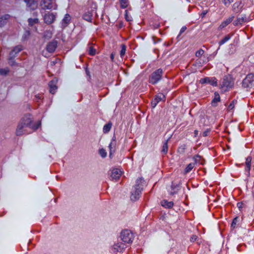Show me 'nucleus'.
I'll return each instance as SVG.
<instances>
[{
    "instance_id": "f257e3e1",
    "label": "nucleus",
    "mask_w": 254,
    "mask_h": 254,
    "mask_svg": "<svg viewBox=\"0 0 254 254\" xmlns=\"http://www.w3.org/2000/svg\"><path fill=\"white\" fill-rule=\"evenodd\" d=\"M145 184L144 180L140 178L136 180L135 185L131 191L130 199L132 201H136L139 197L140 194Z\"/></svg>"
},
{
    "instance_id": "f03ea898",
    "label": "nucleus",
    "mask_w": 254,
    "mask_h": 254,
    "mask_svg": "<svg viewBox=\"0 0 254 254\" xmlns=\"http://www.w3.org/2000/svg\"><path fill=\"white\" fill-rule=\"evenodd\" d=\"M234 84V80L230 76H225L220 84L221 88L224 91L231 88Z\"/></svg>"
},
{
    "instance_id": "7ed1b4c3",
    "label": "nucleus",
    "mask_w": 254,
    "mask_h": 254,
    "mask_svg": "<svg viewBox=\"0 0 254 254\" xmlns=\"http://www.w3.org/2000/svg\"><path fill=\"white\" fill-rule=\"evenodd\" d=\"M121 238L125 244H128L132 242L134 236L130 231L125 230L121 234Z\"/></svg>"
},
{
    "instance_id": "20e7f679",
    "label": "nucleus",
    "mask_w": 254,
    "mask_h": 254,
    "mask_svg": "<svg viewBox=\"0 0 254 254\" xmlns=\"http://www.w3.org/2000/svg\"><path fill=\"white\" fill-rule=\"evenodd\" d=\"M25 125L19 123L16 130V134L17 135H21L24 134L29 133L32 132L33 130L36 129L38 127H35L34 129L29 128L28 127H25Z\"/></svg>"
},
{
    "instance_id": "39448f33",
    "label": "nucleus",
    "mask_w": 254,
    "mask_h": 254,
    "mask_svg": "<svg viewBox=\"0 0 254 254\" xmlns=\"http://www.w3.org/2000/svg\"><path fill=\"white\" fill-rule=\"evenodd\" d=\"M242 86L244 88L254 87V74L252 73L248 74L243 80Z\"/></svg>"
},
{
    "instance_id": "423d86ee",
    "label": "nucleus",
    "mask_w": 254,
    "mask_h": 254,
    "mask_svg": "<svg viewBox=\"0 0 254 254\" xmlns=\"http://www.w3.org/2000/svg\"><path fill=\"white\" fill-rule=\"evenodd\" d=\"M163 71L161 69H158L153 72L150 76L149 82L152 84H156L161 78Z\"/></svg>"
},
{
    "instance_id": "0eeeda50",
    "label": "nucleus",
    "mask_w": 254,
    "mask_h": 254,
    "mask_svg": "<svg viewBox=\"0 0 254 254\" xmlns=\"http://www.w3.org/2000/svg\"><path fill=\"white\" fill-rule=\"evenodd\" d=\"M41 6L43 9H56L57 6L55 0H42Z\"/></svg>"
},
{
    "instance_id": "6e6552de",
    "label": "nucleus",
    "mask_w": 254,
    "mask_h": 254,
    "mask_svg": "<svg viewBox=\"0 0 254 254\" xmlns=\"http://www.w3.org/2000/svg\"><path fill=\"white\" fill-rule=\"evenodd\" d=\"M123 174V171L118 168H114L110 171V179L112 181H117Z\"/></svg>"
},
{
    "instance_id": "1a4fd4ad",
    "label": "nucleus",
    "mask_w": 254,
    "mask_h": 254,
    "mask_svg": "<svg viewBox=\"0 0 254 254\" xmlns=\"http://www.w3.org/2000/svg\"><path fill=\"white\" fill-rule=\"evenodd\" d=\"M22 124L25 125V127H28L29 128L34 129V127L32 123V118L31 115H26L21 119L20 122Z\"/></svg>"
},
{
    "instance_id": "9d476101",
    "label": "nucleus",
    "mask_w": 254,
    "mask_h": 254,
    "mask_svg": "<svg viewBox=\"0 0 254 254\" xmlns=\"http://www.w3.org/2000/svg\"><path fill=\"white\" fill-rule=\"evenodd\" d=\"M126 244L121 242H119L113 246V251L114 253H122L126 248Z\"/></svg>"
},
{
    "instance_id": "9b49d317",
    "label": "nucleus",
    "mask_w": 254,
    "mask_h": 254,
    "mask_svg": "<svg viewBox=\"0 0 254 254\" xmlns=\"http://www.w3.org/2000/svg\"><path fill=\"white\" fill-rule=\"evenodd\" d=\"M201 83H209L210 85L216 86L217 85L216 79L215 77H205L200 80Z\"/></svg>"
},
{
    "instance_id": "f8f14e48",
    "label": "nucleus",
    "mask_w": 254,
    "mask_h": 254,
    "mask_svg": "<svg viewBox=\"0 0 254 254\" xmlns=\"http://www.w3.org/2000/svg\"><path fill=\"white\" fill-rule=\"evenodd\" d=\"M55 18V15L50 13H47L44 16V20L48 24L52 23L54 21Z\"/></svg>"
},
{
    "instance_id": "ddd939ff",
    "label": "nucleus",
    "mask_w": 254,
    "mask_h": 254,
    "mask_svg": "<svg viewBox=\"0 0 254 254\" xmlns=\"http://www.w3.org/2000/svg\"><path fill=\"white\" fill-rule=\"evenodd\" d=\"M57 48V43L55 42L49 43L47 46V50L50 52H53Z\"/></svg>"
},
{
    "instance_id": "4468645a",
    "label": "nucleus",
    "mask_w": 254,
    "mask_h": 254,
    "mask_svg": "<svg viewBox=\"0 0 254 254\" xmlns=\"http://www.w3.org/2000/svg\"><path fill=\"white\" fill-rule=\"evenodd\" d=\"M56 80H52L49 83L50 86V92L52 94H54L56 92V90L57 89V87L56 86Z\"/></svg>"
},
{
    "instance_id": "2eb2a0df",
    "label": "nucleus",
    "mask_w": 254,
    "mask_h": 254,
    "mask_svg": "<svg viewBox=\"0 0 254 254\" xmlns=\"http://www.w3.org/2000/svg\"><path fill=\"white\" fill-rule=\"evenodd\" d=\"M116 145V141L115 140H112L111 141V142L109 145V148L110 149V157L113 154V153L115 152Z\"/></svg>"
},
{
    "instance_id": "dca6fc26",
    "label": "nucleus",
    "mask_w": 254,
    "mask_h": 254,
    "mask_svg": "<svg viewBox=\"0 0 254 254\" xmlns=\"http://www.w3.org/2000/svg\"><path fill=\"white\" fill-rule=\"evenodd\" d=\"M25 2H27V6L31 9H35L37 7L38 3L35 0H31L28 1V0H27V1Z\"/></svg>"
},
{
    "instance_id": "f3484780",
    "label": "nucleus",
    "mask_w": 254,
    "mask_h": 254,
    "mask_svg": "<svg viewBox=\"0 0 254 254\" xmlns=\"http://www.w3.org/2000/svg\"><path fill=\"white\" fill-rule=\"evenodd\" d=\"M220 101V97L218 92L214 93V97L211 102V104L213 106H216L217 103Z\"/></svg>"
},
{
    "instance_id": "a211bd4d",
    "label": "nucleus",
    "mask_w": 254,
    "mask_h": 254,
    "mask_svg": "<svg viewBox=\"0 0 254 254\" xmlns=\"http://www.w3.org/2000/svg\"><path fill=\"white\" fill-rule=\"evenodd\" d=\"M233 19V17H229L223 21L219 26V29H221L227 26Z\"/></svg>"
},
{
    "instance_id": "6ab92c4d",
    "label": "nucleus",
    "mask_w": 254,
    "mask_h": 254,
    "mask_svg": "<svg viewBox=\"0 0 254 254\" xmlns=\"http://www.w3.org/2000/svg\"><path fill=\"white\" fill-rule=\"evenodd\" d=\"M161 204L165 208H170L173 207L174 203L172 201H168L166 200H163L161 202Z\"/></svg>"
},
{
    "instance_id": "aec40b11",
    "label": "nucleus",
    "mask_w": 254,
    "mask_h": 254,
    "mask_svg": "<svg viewBox=\"0 0 254 254\" xmlns=\"http://www.w3.org/2000/svg\"><path fill=\"white\" fill-rule=\"evenodd\" d=\"M22 50L21 47L20 46L15 47L13 50L10 53V56L11 57L15 56V54L19 53Z\"/></svg>"
},
{
    "instance_id": "412c9836",
    "label": "nucleus",
    "mask_w": 254,
    "mask_h": 254,
    "mask_svg": "<svg viewBox=\"0 0 254 254\" xmlns=\"http://www.w3.org/2000/svg\"><path fill=\"white\" fill-rule=\"evenodd\" d=\"M70 20V16L68 14H66L63 20L62 24L63 26L65 27L69 23Z\"/></svg>"
},
{
    "instance_id": "4be33fe9",
    "label": "nucleus",
    "mask_w": 254,
    "mask_h": 254,
    "mask_svg": "<svg viewBox=\"0 0 254 254\" xmlns=\"http://www.w3.org/2000/svg\"><path fill=\"white\" fill-rule=\"evenodd\" d=\"M159 103L161 101H164L165 99V95L162 93H158L154 98Z\"/></svg>"
},
{
    "instance_id": "5701e85b",
    "label": "nucleus",
    "mask_w": 254,
    "mask_h": 254,
    "mask_svg": "<svg viewBox=\"0 0 254 254\" xmlns=\"http://www.w3.org/2000/svg\"><path fill=\"white\" fill-rule=\"evenodd\" d=\"M9 17V15H5L0 18V26H3L5 23L6 20Z\"/></svg>"
},
{
    "instance_id": "b1692460",
    "label": "nucleus",
    "mask_w": 254,
    "mask_h": 254,
    "mask_svg": "<svg viewBox=\"0 0 254 254\" xmlns=\"http://www.w3.org/2000/svg\"><path fill=\"white\" fill-rule=\"evenodd\" d=\"M92 14L90 12H88L84 14L83 18L88 21H91L92 20Z\"/></svg>"
},
{
    "instance_id": "393cba45",
    "label": "nucleus",
    "mask_w": 254,
    "mask_h": 254,
    "mask_svg": "<svg viewBox=\"0 0 254 254\" xmlns=\"http://www.w3.org/2000/svg\"><path fill=\"white\" fill-rule=\"evenodd\" d=\"M112 124L111 123L106 124L103 127V132L105 133L108 132L110 130Z\"/></svg>"
},
{
    "instance_id": "a878e982",
    "label": "nucleus",
    "mask_w": 254,
    "mask_h": 254,
    "mask_svg": "<svg viewBox=\"0 0 254 254\" xmlns=\"http://www.w3.org/2000/svg\"><path fill=\"white\" fill-rule=\"evenodd\" d=\"M194 163H190L186 167V168L185 169V172L186 173L190 172L192 169V168L194 167Z\"/></svg>"
},
{
    "instance_id": "bb28decb",
    "label": "nucleus",
    "mask_w": 254,
    "mask_h": 254,
    "mask_svg": "<svg viewBox=\"0 0 254 254\" xmlns=\"http://www.w3.org/2000/svg\"><path fill=\"white\" fill-rule=\"evenodd\" d=\"M230 38H231V36L230 35H228L226 36L224 38H223L219 42V44L220 45L224 44L225 42H226L227 41H228L230 39Z\"/></svg>"
},
{
    "instance_id": "cd10ccee",
    "label": "nucleus",
    "mask_w": 254,
    "mask_h": 254,
    "mask_svg": "<svg viewBox=\"0 0 254 254\" xmlns=\"http://www.w3.org/2000/svg\"><path fill=\"white\" fill-rule=\"evenodd\" d=\"M251 158L250 157H248L246 159V165L247 169L248 171H249L251 169Z\"/></svg>"
},
{
    "instance_id": "c85d7f7f",
    "label": "nucleus",
    "mask_w": 254,
    "mask_h": 254,
    "mask_svg": "<svg viewBox=\"0 0 254 254\" xmlns=\"http://www.w3.org/2000/svg\"><path fill=\"white\" fill-rule=\"evenodd\" d=\"M99 153L100 155L103 158H105L107 156V152L103 148H101V149H99Z\"/></svg>"
},
{
    "instance_id": "c756f323",
    "label": "nucleus",
    "mask_w": 254,
    "mask_h": 254,
    "mask_svg": "<svg viewBox=\"0 0 254 254\" xmlns=\"http://www.w3.org/2000/svg\"><path fill=\"white\" fill-rule=\"evenodd\" d=\"M167 151H168V144H167V141H166L163 144V145L162 146V152L163 153L166 154L167 152Z\"/></svg>"
},
{
    "instance_id": "7c9ffc66",
    "label": "nucleus",
    "mask_w": 254,
    "mask_h": 254,
    "mask_svg": "<svg viewBox=\"0 0 254 254\" xmlns=\"http://www.w3.org/2000/svg\"><path fill=\"white\" fill-rule=\"evenodd\" d=\"M120 3L122 7L126 8L128 5V1L127 0H121Z\"/></svg>"
},
{
    "instance_id": "2f4dec72",
    "label": "nucleus",
    "mask_w": 254,
    "mask_h": 254,
    "mask_svg": "<svg viewBox=\"0 0 254 254\" xmlns=\"http://www.w3.org/2000/svg\"><path fill=\"white\" fill-rule=\"evenodd\" d=\"M89 54L92 56L95 55L96 54V50L93 46H90L89 48Z\"/></svg>"
},
{
    "instance_id": "473e14b6",
    "label": "nucleus",
    "mask_w": 254,
    "mask_h": 254,
    "mask_svg": "<svg viewBox=\"0 0 254 254\" xmlns=\"http://www.w3.org/2000/svg\"><path fill=\"white\" fill-rule=\"evenodd\" d=\"M9 72V69L7 68L0 69V75H6Z\"/></svg>"
},
{
    "instance_id": "72a5a7b5",
    "label": "nucleus",
    "mask_w": 254,
    "mask_h": 254,
    "mask_svg": "<svg viewBox=\"0 0 254 254\" xmlns=\"http://www.w3.org/2000/svg\"><path fill=\"white\" fill-rule=\"evenodd\" d=\"M204 53V51L203 50L200 49L196 52L195 55L197 57L200 58L203 55Z\"/></svg>"
},
{
    "instance_id": "f704fd0d",
    "label": "nucleus",
    "mask_w": 254,
    "mask_h": 254,
    "mask_svg": "<svg viewBox=\"0 0 254 254\" xmlns=\"http://www.w3.org/2000/svg\"><path fill=\"white\" fill-rule=\"evenodd\" d=\"M126 50V48L125 45H122V49L120 52V55L121 57H123L125 54Z\"/></svg>"
},
{
    "instance_id": "c9c22d12",
    "label": "nucleus",
    "mask_w": 254,
    "mask_h": 254,
    "mask_svg": "<svg viewBox=\"0 0 254 254\" xmlns=\"http://www.w3.org/2000/svg\"><path fill=\"white\" fill-rule=\"evenodd\" d=\"M38 20L37 18H34V19L30 18L28 20L29 24H30L31 25L34 23H37L38 22Z\"/></svg>"
},
{
    "instance_id": "e433bc0d",
    "label": "nucleus",
    "mask_w": 254,
    "mask_h": 254,
    "mask_svg": "<svg viewBox=\"0 0 254 254\" xmlns=\"http://www.w3.org/2000/svg\"><path fill=\"white\" fill-rule=\"evenodd\" d=\"M224 4L226 6H229L231 3H232L234 0H222Z\"/></svg>"
},
{
    "instance_id": "4c0bfd02",
    "label": "nucleus",
    "mask_w": 254,
    "mask_h": 254,
    "mask_svg": "<svg viewBox=\"0 0 254 254\" xmlns=\"http://www.w3.org/2000/svg\"><path fill=\"white\" fill-rule=\"evenodd\" d=\"M236 102L235 101H233L232 102V103L229 105V106H228V109L229 110H232L234 109V104H235V103Z\"/></svg>"
},
{
    "instance_id": "58836bf2",
    "label": "nucleus",
    "mask_w": 254,
    "mask_h": 254,
    "mask_svg": "<svg viewBox=\"0 0 254 254\" xmlns=\"http://www.w3.org/2000/svg\"><path fill=\"white\" fill-rule=\"evenodd\" d=\"M158 103V101L155 99H154L151 102V106L153 108H154L156 107Z\"/></svg>"
},
{
    "instance_id": "ea45409f",
    "label": "nucleus",
    "mask_w": 254,
    "mask_h": 254,
    "mask_svg": "<svg viewBox=\"0 0 254 254\" xmlns=\"http://www.w3.org/2000/svg\"><path fill=\"white\" fill-rule=\"evenodd\" d=\"M197 239L198 237L196 235H192L190 239V241L193 242L195 241H197Z\"/></svg>"
},
{
    "instance_id": "a19ab883",
    "label": "nucleus",
    "mask_w": 254,
    "mask_h": 254,
    "mask_svg": "<svg viewBox=\"0 0 254 254\" xmlns=\"http://www.w3.org/2000/svg\"><path fill=\"white\" fill-rule=\"evenodd\" d=\"M125 17L127 21H131V17L128 16L127 10L126 11Z\"/></svg>"
},
{
    "instance_id": "79ce46f5",
    "label": "nucleus",
    "mask_w": 254,
    "mask_h": 254,
    "mask_svg": "<svg viewBox=\"0 0 254 254\" xmlns=\"http://www.w3.org/2000/svg\"><path fill=\"white\" fill-rule=\"evenodd\" d=\"M238 218L236 217L234 219L233 222L232 223V226L235 227V225H236L237 222H238Z\"/></svg>"
},
{
    "instance_id": "37998d69",
    "label": "nucleus",
    "mask_w": 254,
    "mask_h": 254,
    "mask_svg": "<svg viewBox=\"0 0 254 254\" xmlns=\"http://www.w3.org/2000/svg\"><path fill=\"white\" fill-rule=\"evenodd\" d=\"M197 62L199 63L200 64H204V63H206V61H202V62L201 63V59H198L197 60Z\"/></svg>"
},
{
    "instance_id": "c03bdc74",
    "label": "nucleus",
    "mask_w": 254,
    "mask_h": 254,
    "mask_svg": "<svg viewBox=\"0 0 254 254\" xmlns=\"http://www.w3.org/2000/svg\"><path fill=\"white\" fill-rule=\"evenodd\" d=\"M209 132V130H206L204 131L203 132V135L204 136H206L208 133V132Z\"/></svg>"
},
{
    "instance_id": "a18cd8bd",
    "label": "nucleus",
    "mask_w": 254,
    "mask_h": 254,
    "mask_svg": "<svg viewBox=\"0 0 254 254\" xmlns=\"http://www.w3.org/2000/svg\"><path fill=\"white\" fill-rule=\"evenodd\" d=\"M207 13V10H204L201 13V16L202 17H203L206 14V13Z\"/></svg>"
},
{
    "instance_id": "49530a36",
    "label": "nucleus",
    "mask_w": 254,
    "mask_h": 254,
    "mask_svg": "<svg viewBox=\"0 0 254 254\" xmlns=\"http://www.w3.org/2000/svg\"><path fill=\"white\" fill-rule=\"evenodd\" d=\"M249 59L251 61L254 62V55H251L249 57Z\"/></svg>"
},
{
    "instance_id": "de8ad7c7",
    "label": "nucleus",
    "mask_w": 254,
    "mask_h": 254,
    "mask_svg": "<svg viewBox=\"0 0 254 254\" xmlns=\"http://www.w3.org/2000/svg\"><path fill=\"white\" fill-rule=\"evenodd\" d=\"M35 98L37 99V100H40V99H41V98H42V96H41V95H39V94H38V95H36L35 96Z\"/></svg>"
},
{
    "instance_id": "09e8293b",
    "label": "nucleus",
    "mask_w": 254,
    "mask_h": 254,
    "mask_svg": "<svg viewBox=\"0 0 254 254\" xmlns=\"http://www.w3.org/2000/svg\"><path fill=\"white\" fill-rule=\"evenodd\" d=\"M186 29V27H183L182 28V29H181V31H180V33H183V32H184Z\"/></svg>"
},
{
    "instance_id": "8fccbe9b",
    "label": "nucleus",
    "mask_w": 254,
    "mask_h": 254,
    "mask_svg": "<svg viewBox=\"0 0 254 254\" xmlns=\"http://www.w3.org/2000/svg\"><path fill=\"white\" fill-rule=\"evenodd\" d=\"M242 204L241 203H237V206L238 207L240 208L242 207Z\"/></svg>"
},
{
    "instance_id": "3c124183",
    "label": "nucleus",
    "mask_w": 254,
    "mask_h": 254,
    "mask_svg": "<svg viewBox=\"0 0 254 254\" xmlns=\"http://www.w3.org/2000/svg\"><path fill=\"white\" fill-rule=\"evenodd\" d=\"M199 158H200V156L197 155V156H196L194 157V159H195V161H197L198 160V159Z\"/></svg>"
},
{
    "instance_id": "603ef678",
    "label": "nucleus",
    "mask_w": 254,
    "mask_h": 254,
    "mask_svg": "<svg viewBox=\"0 0 254 254\" xmlns=\"http://www.w3.org/2000/svg\"><path fill=\"white\" fill-rule=\"evenodd\" d=\"M114 58V55L113 54H112L111 55V59H112V60L113 61V59Z\"/></svg>"
},
{
    "instance_id": "864d4df0",
    "label": "nucleus",
    "mask_w": 254,
    "mask_h": 254,
    "mask_svg": "<svg viewBox=\"0 0 254 254\" xmlns=\"http://www.w3.org/2000/svg\"><path fill=\"white\" fill-rule=\"evenodd\" d=\"M197 133H198V131L195 130V134L196 135L197 134Z\"/></svg>"
},
{
    "instance_id": "5fc2aeb1",
    "label": "nucleus",
    "mask_w": 254,
    "mask_h": 254,
    "mask_svg": "<svg viewBox=\"0 0 254 254\" xmlns=\"http://www.w3.org/2000/svg\"><path fill=\"white\" fill-rule=\"evenodd\" d=\"M25 1H27V0H24Z\"/></svg>"
}]
</instances>
